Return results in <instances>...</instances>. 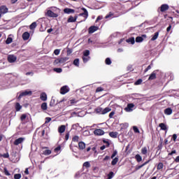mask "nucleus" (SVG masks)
<instances>
[{
	"label": "nucleus",
	"mask_w": 179,
	"mask_h": 179,
	"mask_svg": "<svg viewBox=\"0 0 179 179\" xmlns=\"http://www.w3.org/2000/svg\"><path fill=\"white\" fill-rule=\"evenodd\" d=\"M82 10H83V13H81L78 15V16H82L83 17V20L78 22V23H82V22H86V20L87 17H89V12L85 8H81Z\"/></svg>",
	"instance_id": "1"
},
{
	"label": "nucleus",
	"mask_w": 179,
	"mask_h": 179,
	"mask_svg": "<svg viewBox=\"0 0 179 179\" xmlns=\"http://www.w3.org/2000/svg\"><path fill=\"white\" fill-rule=\"evenodd\" d=\"M169 9H170L169 4H162L160 7L158 8L157 12L158 13H160V12H162V13H164V12H167Z\"/></svg>",
	"instance_id": "2"
},
{
	"label": "nucleus",
	"mask_w": 179,
	"mask_h": 179,
	"mask_svg": "<svg viewBox=\"0 0 179 179\" xmlns=\"http://www.w3.org/2000/svg\"><path fill=\"white\" fill-rule=\"evenodd\" d=\"M68 59H69V57H59V58H57L55 60L54 64L55 65H58V64H65V62H66V61H68Z\"/></svg>",
	"instance_id": "3"
},
{
	"label": "nucleus",
	"mask_w": 179,
	"mask_h": 179,
	"mask_svg": "<svg viewBox=\"0 0 179 179\" xmlns=\"http://www.w3.org/2000/svg\"><path fill=\"white\" fill-rule=\"evenodd\" d=\"M104 134H105V132L101 129H96L94 131V134L96 136H101L104 135Z\"/></svg>",
	"instance_id": "4"
},
{
	"label": "nucleus",
	"mask_w": 179,
	"mask_h": 179,
	"mask_svg": "<svg viewBox=\"0 0 179 179\" xmlns=\"http://www.w3.org/2000/svg\"><path fill=\"white\" fill-rule=\"evenodd\" d=\"M45 15L48 16V17H58V14L52 12L51 10H48Z\"/></svg>",
	"instance_id": "5"
},
{
	"label": "nucleus",
	"mask_w": 179,
	"mask_h": 179,
	"mask_svg": "<svg viewBox=\"0 0 179 179\" xmlns=\"http://www.w3.org/2000/svg\"><path fill=\"white\" fill-rule=\"evenodd\" d=\"M159 72V70H155L152 71V73L150 75L148 78V80H155L156 79V75H157V73Z\"/></svg>",
	"instance_id": "6"
},
{
	"label": "nucleus",
	"mask_w": 179,
	"mask_h": 179,
	"mask_svg": "<svg viewBox=\"0 0 179 179\" xmlns=\"http://www.w3.org/2000/svg\"><path fill=\"white\" fill-rule=\"evenodd\" d=\"M144 38H148V36H146V34H142L141 36H137L136 38V43H142Z\"/></svg>",
	"instance_id": "7"
},
{
	"label": "nucleus",
	"mask_w": 179,
	"mask_h": 179,
	"mask_svg": "<svg viewBox=\"0 0 179 179\" xmlns=\"http://www.w3.org/2000/svg\"><path fill=\"white\" fill-rule=\"evenodd\" d=\"M16 59H17V58L16 57V56H15L13 55H10L8 56V61L10 64H12L13 62H15Z\"/></svg>",
	"instance_id": "8"
},
{
	"label": "nucleus",
	"mask_w": 179,
	"mask_h": 179,
	"mask_svg": "<svg viewBox=\"0 0 179 179\" xmlns=\"http://www.w3.org/2000/svg\"><path fill=\"white\" fill-rule=\"evenodd\" d=\"M8 13V8L6 6H1L0 7V18L2 16V14Z\"/></svg>",
	"instance_id": "9"
},
{
	"label": "nucleus",
	"mask_w": 179,
	"mask_h": 179,
	"mask_svg": "<svg viewBox=\"0 0 179 179\" xmlns=\"http://www.w3.org/2000/svg\"><path fill=\"white\" fill-rule=\"evenodd\" d=\"M68 92H69V89H68V86H66V85L62 87L60 89L61 94H66V93H68Z\"/></svg>",
	"instance_id": "10"
},
{
	"label": "nucleus",
	"mask_w": 179,
	"mask_h": 179,
	"mask_svg": "<svg viewBox=\"0 0 179 179\" xmlns=\"http://www.w3.org/2000/svg\"><path fill=\"white\" fill-rule=\"evenodd\" d=\"M99 27L96 26H91L88 29V33L89 34H93V33H94V31H97Z\"/></svg>",
	"instance_id": "11"
},
{
	"label": "nucleus",
	"mask_w": 179,
	"mask_h": 179,
	"mask_svg": "<svg viewBox=\"0 0 179 179\" xmlns=\"http://www.w3.org/2000/svg\"><path fill=\"white\" fill-rule=\"evenodd\" d=\"M24 141V138L20 137V138L15 140L14 145L15 146H17L18 145H20V143H23Z\"/></svg>",
	"instance_id": "12"
},
{
	"label": "nucleus",
	"mask_w": 179,
	"mask_h": 179,
	"mask_svg": "<svg viewBox=\"0 0 179 179\" xmlns=\"http://www.w3.org/2000/svg\"><path fill=\"white\" fill-rule=\"evenodd\" d=\"M31 94H33V92L31 91L26 90L20 94L19 99H20V97H23V96H31Z\"/></svg>",
	"instance_id": "13"
},
{
	"label": "nucleus",
	"mask_w": 179,
	"mask_h": 179,
	"mask_svg": "<svg viewBox=\"0 0 179 179\" xmlns=\"http://www.w3.org/2000/svg\"><path fill=\"white\" fill-rule=\"evenodd\" d=\"M78 19V15H75V17L70 16L67 20L68 23H75Z\"/></svg>",
	"instance_id": "14"
},
{
	"label": "nucleus",
	"mask_w": 179,
	"mask_h": 179,
	"mask_svg": "<svg viewBox=\"0 0 179 179\" xmlns=\"http://www.w3.org/2000/svg\"><path fill=\"white\" fill-rule=\"evenodd\" d=\"M135 107L134 103H128L127 106L124 108L125 111L129 112L132 111V108Z\"/></svg>",
	"instance_id": "15"
},
{
	"label": "nucleus",
	"mask_w": 179,
	"mask_h": 179,
	"mask_svg": "<svg viewBox=\"0 0 179 179\" xmlns=\"http://www.w3.org/2000/svg\"><path fill=\"white\" fill-rule=\"evenodd\" d=\"M22 38L24 41H27V40H29L30 38V33L28 31H25L22 34Z\"/></svg>",
	"instance_id": "16"
},
{
	"label": "nucleus",
	"mask_w": 179,
	"mask_h": 179,
	"mask_svg": "<svg viewBox=\"0 0 179 179\" xmlns=\"http://www.w3.org/2000/svg\"><path fill=\"white\" fill-rule=\"evenodd\" d=\"M164 114L166 115H171L173 114V109L171 108H167L164 110Z\"/></svg>",
	"instance_id": "17"
},
{
	"label": "nucleus",
	"mask_w": 179,
	"mask_h": 179,
	"mask_svg": "<svg viewBox=\"0 0 179 179\" xmlns=\"http://www.w3.org/2000/svg\"><path fill=\"white\" fill-rule=\"evenodd\" d=\"M40 99L42 101H47V94H45V92H42L40 95Z\"/></svg>",
	"instance_id": "18"
},
{
	"label": "nucleus",
	"mask_w": 179,
	"mask_h": 179,
	"mask_svg": "<svg viewBox=\"0 0 179 179\" xmlns=\"http://www.w3.org/2000/svg\"><path fill=\"white\" fill-rule=\"evenodd\" d=\"M78 148H79L80 150H83V149H85L86 148V144L83 141L79 142Z\"/></svg>",
	"instance_id": "19"
},
{
	"label": "nucleus",
	"mask_w": 179,
	"mask_h": 179,
	"mask_svg": "<svg viewBox=\"0 0 179 179\" xmlns=\"http://www.w3.org/2000/svg\"><path fill=\"white\" fill-rule=\"evenodd\" d=\"M64 13H67L68 15H69V13H75V10L72 8H64Z\"/></svg>",
	"instance_id": "20"
},
{
	"label": "nucleus",
	"mask_w": 179,
	"mask_h": 179,
	"mask_svg": "<svg viewBox=\"0 0 179 179\" xmlns=\"http://www.w3.org/2000/svg\"><path fill=\"white\" fill-rule=\"evenodd\" d=\"M66 127L65 125H62L58 128L59 134H64L65 132Z\"/></svg>",
	"instance_id": "21"
},
{
	"label": "nucleus",
	"mask_w": 179,
	"mask_h": 179,
	"mask_svg": "<svg viewBox=\"0 0 179 179\" xmlns=\"http://www.w3.org/2000/svg\"><path fill=\"white\" fill-rule=\"evenodd\" d=\"M127 43H129V44H135V38L131 37L126 40Z\"/></svg>",
	"instance_id": "22"
},
{
	"label": "nucleus",
	"mask_w": 179,
	"mask_h": 179,
	"mask_svg": "<svg viewBox=\"0 0 179 179\" xmlns=\"http://www.w3.org/2000/svg\"><path fill=\"white\" fill-rule=\"evenodd\" d=\"M159 128H161V129H162V131H167V125H166V124H164V123H160V124H159Z\"/></svg>",
	"instance_id": "23"
},
{
	"label": "nucleus",
	"mask_w": 179,
	"mask_h": 179,
	"mask_svg": "<svg viewBox=\"0 0 179 179\" xmlns=\"http://www.w3.org/2000/svg\"><path fill=\"white\" fill-rule=\"evenodd\" d=\"M109 136H110V138H117L118 133L117 131H111L109 133Z\"/></svg>",
	"instance_id": "24"
},
{
	"label": "nucleus",
	"mask_w": 179,
	"mask_h": 179,
	"mask_svg": "<svg viewBox=\"0 0 179 179\" xmlns=\"http://www.w3.org/2000/svg\"><path fill=\"white\" fill-rule=\"evenodd\" d=\"M141 155L146 156L148 155V148L143 147L141 148Z\"/></svg>",
	"instance_id": "25"
},
{
	"label": "nucleus",
	"mask_w": 179,
	"mask_h": 179,
	"mask_svg": "<svg viewBox=\"0 0 179 179\" xmlns=\"http://www.w3.org/2000/svg\"><path fill=\"white\" fill-rule=\"evenodd\" d=\"M22 110V106L19 102L15 103V111H20Z\"/></svg>",
	"instance_id": "26"
},
{
	"label": "nucleus",
	"mask_w": 179,
	"mask_h": 179,
	"mask_svg": "<svg viewBox=\"0 0 179 179\" xmlns=\"http://www.w3.org/2000/svg\"><path fill=\"white\" fill-rule=\"evenodd\" d=\"M135 159L138 163H141V162H142V157L139 154L136 155Z\"/></svg>",
	"instance_id": "27"
},
{
	"label": "nucleus",
	"mask_w": 179,
	"mask_h": 179,
	"mask_svg": "<svg viewBox=\"0 0 179 179\" xmlns=\"http://www.w3.org/2000/svg\"><path fill=\"white\" fill-rule=\"evenodd\" d=\"M37 27V22H34L31 23V24L29 26L30 30H34Z\"/></svg>",
	"instance_id": "28"
},
{
	"label": "nucleus",
	"mask_w": 179,
	"mask_h": 179,
	"mask_svg": "<svg viewBox=\"0 0 179 179\" xmlns=\"http://www.w3.org/2000/svg\"><path fill=\"white\" fill-rule=\"evenodd\" d=\"M159 37V31H157L155 33L154 36L151 38V41H155V40H157V38Z\"/></svg>",
	"instance_id": "29"
},
{
	"label": "nucleus",
	"mask_w": 179,
	"mask_h": 179,
	"mask_svg": "<svg viewBox=\"0 0 179 179\" xmlns=\"http://www.w3.org/2000/svg\"><path fill=\"white\" fill-rule=\"evenodd\" d=\"M47 108H48V106H47V103H45V102H43V103L41 104V110H43V111H45V110H47Z\"/></svg>",
	"instance_id": "30"
},
{
	"label": "nucleus",
	"mask_w": 179,
	"mask_h": 179,
	"mask_svg": "<svg viewBox=\"0 0 179 179\" xmlns=\"http://www.w3.org/2000/svg\"><path fill=\"white\" fill-rule=\"evenodd\" d=\"M118 163V157H115L113 161L111 162L112 166H115Z\"/></svg>",
	"instance_id": "31"
},
{
	"label": "nucleus",
	"mask_w": 179,
	"mask_h": 179,
	"mask_svg": "<svg viewBox=\"0 0 179 179\" xmlns=\"http://www.w3.org/2000/svg\"><path fill=\"white\" fill-rule=\"evenodd\" d=\"M163 167H164V165L163 164V162H159L157 164V170H162L163 169Z\"/></svg>",
	"instance_id": "32"
},
{
	"label": "nucleus",
	"mask_w": 179,
	"mask_h": 179,
	"mask_svg": "<svg viewBox=\"0 0 179 179\" xmlns=\"http://www.w3.org/2000/svg\"><path fill=\"white\" fill-rule=\"evenodd\" d=\"M110 111H111V108L108 107L105 108L104 109H103V115L107 114V113H110Z\"/></svg>",
	"instance_id": "33"
},
{
	"label": "nucleus",
	"mask_w": 179,
	"mask_h": 179,
	"mask_svg": "<svg viewBox=\"0 0 179 179\" xmlns=\"http://www.w3.org/2000/svg\"><path fill=\"white\" fill-rule=\"evenodd\" d=\"M90 59V57L83 56V61L84 64H86V62H87Z\"/></svg>",
	"instance_id": "34"
},
{
	"label": "nucleus",
	"mask_w": 179,
	"mask_h": 179,
	"mask_svg": "<svg viewBox=\"0 0 179 179\" xmlns=\"http://www.w3.org/2000/svg\"><path fill=\"white\" fill-rule=\"evenodd\" d=\"M95 111L97 114L103 115V108H97Z\"/></svg>",
	"instance_id": "35"
},
{
	"label": "nucleus",
	"mask_w": 179,
	"mask_h": 179,
	"mask_svg": "<svg viewBox=\"0 0 179 179\" xmlns=\"http://www.w3.org/2000/svg\"><path fill=\"white\" fill-rule=\"evenodd\" d=\"M51 150H45V151H43V155H45V156H48L50 155H51Z\"/></svg>",
	"instance_id": "36"
},
{
	"label": "nucleus",
	"mask_w": 179,
	"mask_h": 179,
	"mask_svg": "<svg viewBox=\"0 0 179 179\" xmlns=\"http://www.w3.org/2000/svg\"><path fill=\"white\" fill-rule=\"evenodd\" d=\"M142 82H143V80L140 78V79L137 80L134 83V85H135L136 86H138V85H142Z\"/></svg>",
	"instance_id": "37"
},
{
	"label": "nucleus",
	"mask_w": 179,
	"mask_h": 179,
	"mask_svg": "<svg viewBox=\"0 0 179 179\" xmlns=\"http://www.w3.org/2000/svg\"><path fill=\"white\" fill-rule=\"evenodd\" d=\"M0 157H3L4 159H8V158H9V153L6 152L5 154H1Z\"/></svg>",
	"instance_id": "38"
},
{
	"label": "nucleus",
	"mask_w": 179,
	"mask_h": 179,
	"mask_svg": "<svg viewBox=\"0 0 179 179\" xmlns=\"http://www.w3.org/2000/svg\"><path fill=\"white\" fill-rule=\"evenodd\" d=\"M73 64L75 65V66H79V59H75L73 60Z\"/></svg>",
	"instance_id": "39"
},
{
	"label": "nucleus",
	"mask_w": 179,
	"mask_h": 179,
	"mask_svg": "<svg viewBox=\"0 0 179 179\" xmlns=\"http://www.w3.org/2000/svg\"><path fill=\"white\" fill-rule=\"evenodd\" d=\"M105 64L106 65H111V59H110V57H107L105 60Z\"/></svg>",
	"instance_id": "40"
},
{
	"label": "nucleus",
	"mask_w": 179,
	"mask_h": 179,
	"mask_svg": "<svg viewBox=\"0 0 179 179\" xmlns=\"http://www.w3.org/2000/svg\"><path fill=\"white\" fill-rule=\"evenodd\" d=\"M89 55H90V51L89 50L83 52V57H89Z\"/></svg>",
	"instance_id": "41"
},
{
	"label": "nucleus",
	"mask_w": 179,
	"mask_h": 179,
	"mask_svg": "<svg viewBox=\"0 0 179 179\" xmlns=\"http://www.w3.org/2000/svg\"><path fill=\"white\" fill-rule=\"evenodd\" d=\"M12 41H13V38H12L11 37H8L6 41V44H10Z\"/></svg>",
	"instance_id": "42"
},
{
	"label": "nucleus",
	"mask_w": 179,
	"mask_h": 179,
	"mask_svg": "<svg viewBox=\"0 0 179 179\" xmlns=\"http://www.w3.org/2000/svg\"><path fill=\"white\" fill-rule=\"evenodd\" d=\"M53 71L55 72H57V73H61V72H62V69H61V68H55L53 69Z\"/></svg>",
	"instance_id": "43"
},
{
	"label": "nucleus",
	"mask_w": 179,
	"mask_h": 179,
	"mask_svg": "<svg viewBox=\"0 0 179 179\" xmlns=\"http://www.w3.org/2000/svg\"><path fill=\"white\" fill-rule=\"evenodd\" d=\"M72 142H79V137L78 136H74L72 138Z\"/></svg>",
	"instance_id": "44"
},
{
	"label": "nucleus",
	"mask_w": 179,
	"mask_h": 179,
	"mask_svg": "<svg viewBox=\"0 0 179 179\" xmlns=\"http://www.w3.org/2000/svg\"><path fill=\"white\" fill-rule=\"evenodd\" d=\"M158 148L159 149H162V148H163V138H160Z\"/></svg>",
	"instance_id": "45"
},
{
	"label": "nucleus",
	"mask_w": 179,
	"mask_h": 179,
	"mask_svg": "<svg viewBox=\"0 0 179 179\" xmlns=\"http://www.w3.org/2000/svg\"><path fill=\"white\" fill-rule=\"evenodd\" d=\"M14 178L15 179H20L22 178V174L20 173H16L14 175Z\"/></svg>",
	"instance_id": "46"
},
{
	"label": "nucleus",
	"mask_w": 179,
	"mask_h": 179,
	"mask_svg": "<svg viewBox=\"0 0 179 179\" xmlns=\"http://www.w3.org/2000/svg\"><path fill=\"white\" fill-rule=\"evenodd\" d=\"M114 177V172L110 171L108 174V179H111Z\"/></svg>",
	"instance_id": "47"
},
{
	"label": "nucleus",
	"mask_w": 179,
	"mask_h": 179,
	"mask_svg": "<svg viewBox=\"0 0 179 179\" xmlns=\"http://www.w3.org/2000/svg\"><path fill=\"white\" fill-rule=\"evenodd\" d=\"M27 118V114H22L20 117V120L21 121H24V120Z\"/></svg>",
	"instance_id": "48"
},
{
	"label": "nucleus",
	"mask_w": 179,
	"mask_h": 179,
	"mask_svg": "<svg viewBox=\"0 0 179 179\" xmlns=\"http://www.w3.org/2000/svg\"><path fill=\"white\" fill-rule=\"evenodd\" d=\"M133 131L135 132V134H139V129L136 126L133 127Z\"/></svg>",
	"instance_id": "49"
},
{
	"label": "nucleus",
	"mask_w": 179,
	"mask_h": 179,
	"mask_svg": "<svg viewBox=\"0 0 179 179\" xmlns=\"http://www.w3.org/2000/svg\"><path fill=\"white\" fill-rule=\"evenodd\" d=\"M83 166L86 167V169H89V167H90V163L89 162H86L83 164Z\"/></svg>",
	"instance_id": "50"
},
{
	"label": "nucleus",
	"mask_w": 179,
	"mask_h": 179,
	"mask_svg": "<svg viewBox=\"0 0 179 179\" xmlns=\"http://www.w3.org/2000/svg\"><path fill=\"white\" fill-rule=\"evenodd\" d=\"M59 150H61V145H59L57 148H55V150H54V152L55 153H58V152H59Z\"/></svg>",
	"instance_id": "51"
},
{
	"label": "nucleus",
	"mask_w": 179,
	"mask_h": 179,
	"mask_svg": "<svg viewBox=\"0 0 179 179\" xmlns=\"http://www.w3.org/2000/svg\"><path fill=\"white\" fill-rule=\"evenodd\" d=\"M59 52H61V50L59 49H56L54 50L55 55H59Z\"/></svg>",
	"instance_id": "52"
},
{
	"label": "nucleus",
	"mask_w": 179,
	"mask_h": 179,
	"mask_svg": "<svg viewBox=\"0 0 179 179\" xmlns=\"http://www.w3.org/2000/svg\"><path fill=\"white\" fill-rule=\"evenodd\" d=\"M3 170H4L5 176H10V173H9V171H8V169L6 168H4Z\"/></svg>",
	"instance_id": "53"
},
{
	"label": "nucleus",
	"mask_w": 179,
	"mask_h": 179,
	"mask_svg": "<svg viewBox=\"0 0 179 179\" xmlns=\"http://www.w3.org/2000/svg\"><path fill=\"white\" fill-rule=\"evenodd\" d=\"M103 90H104L103 89V87H97L96 90V93H99V92H103Z\"/></svg>",
	"instance_id": "54"
},
{
	"label": "nucleus",
	"mask_w": 179,
	"mask_h": 179,
	"mask_svg": "<svg viewBox=\"0 0 179 179\" xmlns=\"http://www.w3.org/2000/svg\"><path fill=\"white\" fill-rule=\"evenodd\" d=\"M117 153H118V152H117V150H114V151H113V153L112 155H111V159H113V158H114L115 157H116L117 155Z\"/></svg>",
	"instance_id": "55"
},
{
	"label": "nucleus",
	"mask_w": 179,
	"mask_h": 179,
	"mask_svg": "<svg viewBox=\"0 0 179 179\" xmlns=\"http://www.w3.org/2000/svg\"><path fill=\"white\" fill-rule=\"evenodd\" d=\"M176 153H177V151L176 150H173L168 154V156H173V155H175Z\"/></svg>",
	"instance_id": "56"
},
{
	"label": "nucleus",
	"mask_w": 179,
	"mask_h": 179,
	"mask_svg": "<svg viewBox=\"0 0 179 179\" xmlns=\"http://www.w3.org/2000/svg\"><path fill=\"white\" fill-rule=\"evenodd\" d=\"M103 143H106V148H110V142H108V141L106 140H103Z\"/></svg>",
	"instance_id": "57"
},
{
	"label": "nucleus",
	"mask_w": 179,
	"mask_h": 179,
	"mask_svg": "<svg viewBox=\"0 0 179 179\" xmlns=\"http://www.w3.org/2000/svg\"><path fill=\"white\" fill-rule=\"evenodd\" d=\"M142 167H143V166L139 165V166H136L135 168L136 171H138V170H141V169H142Z\"/></svg>",
	"instance_id": "58"
},
{
	"label": "nucleus",
	"mask_w": 179,
	"mask_h": 179,
	"mask_svg": "<svg viewBox=\"0 0 179 179\" xmlns=\"http://www.w3.org/2000/svg\"><path fill=\"white\" fill-rule=\"evenodd\" d=\"M152 69V66L149 65L145 70L144 72L145 73H146V72H148V71Z\"/></svg>",
	"instance_id": "59"
},
{
	"label": "nucleus",
	"mask_w": 179,
	"mask_h": 179,
	"mask_svg": "<svg viewBox=\"0 0 179 179\" xmlns=\"http://www.w3.org/2000/svg\"><path fill=\"white\" fill-rule=\"evenodd\" d=\"M172 139L174 142L177 141V134H173L172 136Z\"/></svg>",
	"instance_id": "60"
},
{
	"label": "nucleus",
	"mask_w": 179,
	"mask_h": 179,
	"mask_svg": "<svg viewBox=\"0 0 179 179\" xmlns=\"http://www.w3.org/2000/svg\"><path fill=\"white\" fill-rule=\"evenodd\" d=\"M51 121V117H45V124H48Z\"/></svg>",
	"instance_id": "61"
},
{
	"label": "nucleus",
	"mask_w": 179,
	"mask_h": 179,
	"mask_svg": "<svg viewBox=\"0 0 179 179\" xmlns=\"http://www.w3.org/2000/svg\"><path fill=\"white\" fill-rule=\"evenodd\" d=\"M151 160H152V159H148V161L145 162L142 164L143 167H144V166H146V164H148L149 162H150Z\"/></svg>",
	"instance_id": "62"
},
{
	"label": "nucleus",
	"mask_w": 179,
	"mask_h": 179,
	"mask_svg": "<svg viewBox=\"0 0 179 179\" xmlns=\"http://www.w3.org/2000/svg\"><path fill=\"white\" fill-rule=\"evenodd\" d=\"M114 114H115V112L112 111L110 114H109V118H113V117H114Z\"/></svg>",
	"instance_id": "63"
},
{
	"label": "nucleus",
	"mask_w": 179,
	"mask_h": 179,
	"mask_svg": "<svg viewBox=\"0 0 179 179\" xmlns=\"http://www.w3.org/2000/svg\"><path fill=\"white\" fill-rule=\"evenodd\" d=\"M68 139H69V133H67L65 135V141H68Z\"/></svg>",
	"instance_id": "64"
}]
</instances>
